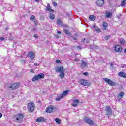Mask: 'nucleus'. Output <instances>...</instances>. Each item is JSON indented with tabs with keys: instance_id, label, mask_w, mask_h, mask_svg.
<instances>
[{
	"instance_id": "f257e3e1",
	"label": "nucleus",
	"mask_w": 126,
	"mask_h": 126,
	"mask_svg": "<svg viewBox=\"0 0 126 126\" xmlns=\"http://www.w3.org/2000/svg\"><path fill=\"white\" fill-rule=\"evenodd\" d=\"M55 71L59 74V77L60 78H63L64 77V73L65 72V69L63 66L56 67L55 68Z\"/></svg>"
},
{
	"instance_id": "f03ea898",
	"label": "nucleus",
	"mask_w": 126,
	"mask_h": 126,
	"mask_svg": "<svg viewBox=\"0 0 126 126\" xmlns=\"http://www.w3.org/2000/svg\"><path fill=\"white\" fill-rule=\"evenodd\" d=\"M80 62V67L81 69H83V68H85V67H88V61L87 60L85 59H81Z\"/></svg>"
},
{
	"instance_id": "7ed1b4c3",
	"label": "nucleus",
	"mask_w": 126,
	"mask_h": 126,
	"mask_svg": "<svg viewBox=\"0 0 126 126\" xmlns=\"http://www.w3.org/2000/svg\"><path fill=\"white\" fill-rule=\"evenodd\" d=\"M23 118H24V116L23 114L21 113H18L15 115L14 117L15 120H16V122L18 123H22V122L23 121Z\"/></svg>"
},
{
	"instance_id": "20e7f679",
	"label": "nucleus",
	"mask_w": 126,
	"mask_h": 126,
	"mask_svg": "<svg viewBox=\"0 0 126 126\" xmlns=\"http://www.w3.org/2000/svg\"><path fill=\"white\" fill-rule=\"evenodd\" d=\"M68 92H69V91L68 90H66L63 92V93L60 94V96L56 98V101H60V100H62L63 98H64V97L68 94Z\"/></svg>"
},
{
	"instance_id": "39448f33",
	"label": "nucleus",
	"mask_w": 126,
	"mask_h": 126,
	"mask_svg": "<svg viewBox=\"0 0 126 126\" xmlns=\"http://www.w3.org/2000/svg\"><path fill=\"white\" fill-rule=\"evenodd\" d=\"M35 109V104L32 102H30L28 104V110L30 113H33Z\"/></svg>"
},
{
	"instance_id": "423d86ee",
	"label": "nucleus",
	"mask_w": 126,
	"mask_h": 126,
	"mask_svg": "<svg viewBox=\"0 0 126 126\" xmlns=\"http://www.w3.org/2000/svg\"><path fill=\"white\" fill-rule=\"evenodd\" d=\"M45 77V74L43 73H40L37 75L34 76L32 78V81L35 82L36 80H39V79H42Z\"/></svg>"
},
{
	"instance_id": "0eeeda50",
	"label": "nucleus",
	"mask_w": 126,
	"mask_h": 126,
	"mask_svg": "<svg viewBox=\"0 0 126 126\" xmlns=\"http://www.w3.org/2000/svg\"><path fill=\"white\" fill-rule=\"evenodd\" d=\"M105 111L106 112V114L107 115V116H108V118L110 116H112L113 111L112 110V108H111V106H106Z\"/></svg>"
},
{
	"instance_id": "6e6552de",
	"label": "nucleus",
	"mask_w": 126,
	"mask_h": 126,
	"mask_svg": "<svg viewBox=\"0 0 126 126\" xmlns=\"http://www.w3.org/2000/svg\"><path fill=\"white\" fill-rule=\"evenodd\" d=\"M19 86H20V83L17 82L12 84L10 86H8V89H11L12 90H14V89H17V88H18Z\"/></svg>"
},
{
	"instance_id": "1a4fd4ad",
	"label": "nucleus",
	"mask_w": 126,
	"mask_h": 126,
	"mask_svg": "<svg viewBox=\"0 0 126 126\" xmlns=\"http://www.w3.org/2000/svg\"><path fill=\"white\" fill-rule=\"evenodd\" d=\"M103 80L107 83V84H109L110 86H115L116 85V83L113 82L111 79L107 78H103Z\"/></svg>"
},
{
	"instance_id": "9d476101",
	"label": "nucleus",
	"mask_w": 126,
	"mask_h": 126,
	"mask_svg": "<svg viewBox=\"0 0 126 126\" xmlns=\"http://www.w3.org/2000/svg\"><path fill=\"white\" fill-rule=\"evenodd\" d=\"M95 3L97 6L101 7L105 4V0H97Z\"/></svg>"
},
{
	"instance_id": "9b49d317",
	"label": "nucleus",
	"mask_w": 126,
	"mask_h": 126,
	"mask_svg": "<svg viewBox=\"0 0 126 126\" xmlns=\"http://www.w3.org/2000/svg\"><path fill=\"white\" fill-rule=\"evenodd\" d=\"M80 83L82 85H84L85 86L89 85V82H88V80H81Z\"/></svg>"
},
{
	"instance_id": "f8f14e48",
	"label": "nucleus",
	"mask_w": 126,
	"mask_h": 126,
	"mask_svg": "<svg viewBox=\"0 0 126 126\" xmlns=\"http://www.w3.org/2000/svg\"><path fill=\"white\" fill-rule=\"evenodd\" d=\"M28 56L31 60H34V59H35V53L32 51L30 52Z\"/></svg>"
},
{
	"instance_id": "ddd939ff",
	"label": "nucleus",
	"mask_w": 126,
	"mask_h": 126,
	"mask_svg": "<svg viewBox=\"0 0 126 126\" xmlns=\"http://www.w3.org/2000/svg\"><path fill=\"white\" fill-rule=\"evenodd\" d=\"M54 106L50 105L47 108H46V113H52L54 110Z\"/></svg>"
},
{
	"instance_id": "4468645a",
	"label": "nucleus",
	"mask_w": 126,
	"mask_h": 126,
	"mask_svg": "<svg viewBox=\"0 0 126 126\" xmlns=\"http://www.w3.org/2000/svg\"><path fill=\"white\" fill-rule=\"evenodd\" d=\"M72 106L73 107H77V105H78V103H79V100L78 99H74L72 101Z\"/></svg>"
},
{
	"instance_id": "2eb2a0df",
	"label": "nucleus",
	"mask_w": 126,
	"mask_h": 126,
	"mask_svg": "<svg viewBox=\"0 0 126 126\" xmlns=\"http://www.w3.org/2000/svg\"><path fill=\"white\" fill-rule=\"evenodd\" d=\"M115 51L118 53L122 52V47L120 45H117L115 47Z\"/></svg>"
},
{
	"instance_id": "dca6fc26",
	"label": "nucleus",
	"mask_w": 126,
	"mask_h": 126,
	"mask_svg": "<svg viewBox=\"0 0 126 126\" xmlns=\"http://www.w3.org/2000/svg\"><path fill=\"white\" fill-rule=\"evenodd\" d=\"M46 120H45V118L44 117H38L36 120V122H37L38 123H42L43 122H45Z\"/></svg>"
},
{
	"instance_id": "f3484780",
	"label": "nucleus",
	"mask_w": 126,
	"mask_h": 126,
	"mask_svg": "<svg viewBox=\"0 0 126 126\" xmlns=\"http://www.w3.org/2000/svg\"><path fill=\"white\" fill-rule=\"evenodd\" d=\"M46 10L47 11H49V12H54V10L51 8V6L49 3H47V5L46 6Z\"/></svg>"
},
{
	"instance_id": "a211bd4d",
	"label": "nucleus",
	"mask_w": 126,
	"mask_h": 126,
	"mask_svg": "<svg viewBox=\"0 0 126 126\" xmlns=\"http://www.w3.org/2000/svg\"><path fill=\"white\" fill-rule=\"evenodd\" d=\"M85 122L88 124H89V125H93V121L89 119L88 118H85Z\"/></svg>"
},
{
	"instance_id": "6ab92c4d",
	"label": "nucleus",
	"mask_w": 126,
	"mask_h": 126,
	"mask_svg": "<svg viewBox=\"0 0 126 126\" xmlns=\"http://www.w3.org/2000/svg\"><path fill=\"white\" fill-rule=\"evenodd\" d=\"M118 75L121 77H124V78H126V74L123 72H119L118 73Z\"/></svg>"
},
{
	"instance_id": "aec40b11",
	"label": "nucleus",
	"mask_w": 126,
	"mask_h": 126,
	"mask_svg": "<svg viewBox=\"0 0 126 126\" xmlns=\"http://www.w3.org/2000/svg\"><path fill=\"white\" fill-rule=\"evenodd\" d=\"M113 16V14L110 12H106L105 13V17L106 18H111Z\"/></svg>"
},
{
	"instance_id": "412c9836",
	"label": "nucleus",
	"mask_w": 126,
	"mask_h": 126,
	"mask_svg": "<svg viewBox=\"0 0 126 126\" xmlns=\"http://www.w3.org/2000/svg\"><path fill=\"white\" fill-rule=\"evenodd\" d=\"M30 20H32V21H34V24H37V21L36 20V17L34 15H32L30 17Z\"/></svg>"
},
{
	"instance_id": "4be33fe9",
	"label": "nucleus",
	"mask_w": 126,
	"mask_h": 126,
	"mask_svg": "<svg viewBox=\"0 0 126 126\" xmlns=\"http://www.w3.org/2000/svg\"><path fill=\"white\" fill-rule=\"evenodd\" d=\"M89 18L90 20H91L92 21H94V20L96 19V17H95V16H93V15H90L89 17Z\"/></svg>"
},
{
	"instance_id": "5701e85b",
	"label": "nucleus",
	"mask_w": 126,
	"mask_h": 126,
	"mask_svg": "<svg viewBox=\"0 0 126 126\" xmlns=\"http://www.w3.org/2000/svg\"><path fill=\"white\" fill-rule=\"evenodd\" d=\"M63 32L64 33H65V34H66V35H68L69 36H70V35H71V33L70 32H68V30L66 29H64L63 30Z\"/></svg>"
},
{
	"instance_id": "b1692460",
	"label": "nucleus",
	"mask_w": 126,
	"mask_h": 126,
	"mask_svg": "<svg viewBox=\"0 0 126 126\" xmlns=\"http://www.w3.org/2000/svg\"><path fill=\"white\" fill-rule=\"evenodd\" d=\"M49 18H50V19L52 20H54V19H55V15H54L53 13H50Z\"/></svg>"
},
{
	"instance_id": "393cba45",
	"label": "nucleus",
	"mask_w": 126,
	"mask_h": 126,
	"mask_svg": "<svg viewBox=\"0 0 126 126\" xmlns=\"http://www.w3.org/2000/svg\"><path fill=\"white\" fill-rule=\"evenodd\" d=\"M103 26L104 28V30H106L107 29V27H108V23H107L106 22H103Z\"/></svg>"
},
{
	"instance_id": "a878e982",
	"label": "nucleus",
	"mask_w": 126,
	"mask_h": 126,
	"mask_svg": "<svg viewBox=\"0 0 126 126\" xmlns=\"http://www.w3.org/2000/svg\"><path fill=\"white\" fill-rule=\"evenodd\" d=\"M55 122L57 123V124H61V119L57 118L55 119Z\"/></svg>"
},
{
	"instance_id": "bb28decb",
	"label": "nucleus",
	"mask_w": 126,
	"mask_h": 126,
	"mask_svg": "<svg viewBox=\"0 0 126 126\" xmlns=\"http://www.w3.org/2000/svg\"><path fill=\"white\" fill-rule=\"evenodd\" d=\"M57 22L58 25H61L63 23V22H62V21L60 19H57Z\"/></svg>"
},
{
	"instance_id": "cd10ccee",
	"label": "nucleus",
	"mask_w": 126,
	"mask_h": 126,
	"mask_svg": "<svg viewBox=\"0 0 126 126\" xmlns=\"http://www.w3.org/2000/svg\"><path fill=\"white\" fill-rule=\"evenodd\" d=\"M94 28H95L96 31H97V32H98V33H100V32H101V30H100L99 28H97V27H96V26H94Z\"/></svg>"
},
{
	"instance_id": "c85d7f7f",
	"label": "nucleus",
	"mask_w": 126,
	"mask_h": 126,
	"mask_svg": "<svg viewBox=\"0 0 126 126\" xmlns=\"http://www.w3.org/2000/svg\"><path fill=\"white\" fill-rule=\"evenodd\" d=\"M81 42L82 43H88L89 40L88 39H82Z\"/></svg>"
},
{
	"instance_id": "c756f323",
	"label": "nucleus",
	"mask_w": 126,
	"mask_h": 126,
	"mask_svg": "<svg viewBox=\"0 0 126 126\" xmlns=\"http://www.w3.org/2000/svg\"><path fill=\"white\" fill-rule=\"evenodd\" d=\"M124 92H121L119 94H118V96H119L120 97H123L124 96Z\"/></svg>"
},
{
	"instance_id": "7c9ffc66",
	"label": "nucleus",
	"mask_w": 126,
	"mask_h": 126,
	"mask_svg": "<svg viewBox=\"0 0 126 126\" xmlns=\"http://www.w3.org/2000/svg\"><path fill=\"white\" fill-rule=\"evenodd\" d=\"M126 3V0H123L122 3H121V6H125V4Z\"/></svg>"
},
{
	"instance_id": "2f4dec72",
	"label": "nucleus",
	"mask_w": 126,
	"mask_h": 126,
	"mask_svg": "<svg viewBox=\"0 0 126 126\" xmlns=\"http://www.w3.org/2000/svg\"><path fill=\"white\" fill-rule=\"evenodd\" d=\"M120 43L122 45H124L125 44V40L121 39L120 40Z\"/></svg>"
},
{
	"instance_id": "473e14b6",
	"label": "nucleus",
	"mask_w": 126,
	"mask_h": 126,
	"mask_svg": "<svg viewBox=\"0 0 126 126\" xmlns=\"http://www.w3.org/2000/svg\"><path fill=\"white\" fill-rule=\"evenodd\" d=\"M110 35H107L105 37V40H109L110 39Z\"/></svg>"
},
{
	"instance_id": "72a5a7b5",
	"label": "nucleus",
	"mask_w": 126,
	"mask_h": 126,
	"mask_svg": "<svg viewBox=\"0 0 126 126\" xmlns=\"http://www.w3.org/2000/svg\"><path fill=\"white\" fill-rule=\"evenodd\" d=\"M56 62L57 63H61V60H57L56 61Z\"/></svg>"
},
{
	"instance_id": "f704fd0d",
	"label": "nucleus",
	"mask_w": 126,
	"mask_h": 126,
	"mask_svg": "<svg viewBox=\"0 0 126 126\" xmlns=\"http://www.w3.org/2000/svg\"><path fill=\"white\" fill-rule=\"evenodd\" d=\"M88 72H85V73H83V75H85V76H88Z\"/></svg>"
},
{
	"instance_id": "c9c22d12",
	"label": "nucleus",
	"mask_w": 126,
	"mask_h": 126,
	"mask_svg": "<svg viewBox=\"0 0 126 126\" xmlns=\"http://www.w3.org/2000/svg\"><path fill=\"white\" fill-rule=\"evenodd\" d=\"M34 38H35L36 39H38V35L37 34H35L34 35Z\"/></svg>"
},
{
	"instance_id": "e433bc0d",
	"label": "nucleus",
	"mask_w": 126,
	"mask_h": 126,
	"mask_svg": "<svg viewBox=\"0 0 126 126\" xmlns=\"http://www.w3.org/2000/svg\"><path fill=\"white\" fill-rule=\"evenodd\" d=\"M34 65H35V66H39V64H38L37 63H34Z\"/></svg>"
},
{
	"instance_id": "4c0bfd02",
	"label": "nucleus",
	"mask_w": 126,
	"mask_h": 126,
	"mask_svg": "<svg viewBox=\"0 0 126 126\" xmlns=\"http://www.w3.org/2000/svg\"><path fill=\"white\" fill-rule=\"evenodd\" d=\"M53 5H54V6H57V3H56V2H53Z\"/></svg>"
},
{
	"instance_id": "58836bf2",
	"label": "nucleus",
	"mask_w": 126,
	"mask_h": 126,
	"mask_svg": "<svg viewBox=\"0 0 126 126\" xmlns=\"http://www.w3.org/2000/svg\"><path fill=\"white\" fill-rule=\"evenodd\" d=\"M4 40V38L3 37H0V41H3Z\"/></svg>"
},
{
	"instance_id": "ea45409f",
	"label": "nucleus",
	"mask_w": 126,
	"mask_h": 126,
	"mask_svg": "<svg viewBox=\"0 0 126 126\" xmlns=\"http://www.w3.org/2000/svg\"><path fill=\"white\" fill-rule=\"evenodd\" d=\"M30 71V72H32V73L34 72V70L33 69H31Z\"/></svg>"
},
{
	"instance_id": "a19ab883",
	"label": "nucleus",
	"mask_w": 126,
	"mask_h": 126,
	"mask_svg": "<svg viewBox=\"0 0 126 126\" xmlns=\"http://www.w3.org/2000/svg\"><path fill=\"white\" fill-rule=\"evenodd\" d=\"M75 62H78V59L77 58L75 59Z\"/></svg>"
},
{
	"instance_id": "79ce46f5",
	"label": "nucleus",
	"mask_w": 126,
	"mask_h": 126,
	"mask_svg": "<svg viewBox=\"0 0 126 126\" xmlns=\"http://www.w3.org/2000/svg\"><path fill=\"white\" fill-rule=\"evenodd\" d=\"M0 118H2V114L1 113H0Z\"/></svg>"
},
{
	"instance_id": "37998d69",
	"label": "nucleus",
	"mask_w": 126,
	"mask_h": 126,
	"mask_svg": "<svg viewBox=\"0 0 126 126\" xmlns=\"http://www.w3.org/2000/svg\"><path fill=\"white\" fill-rule=\"evenodd\" d=\"M61 31H58V34H61Z\"/></svg>"
},
{
	"instance_id": "c03bdc74",
	"label": "nucleus",
	"mask_w": 126,
	"mask_h": 126,
	"mask_svg": "<svg viewBox=\"0 0 126 126\" xmlns=\"http://www.w3.org/2000/svg\"><path fill=\"white\" fill-rule=\"evenodd\" d=\"M73 40H74V41H75V40H77V39H76V38H73Z\"/></svg>"
},
{
	"instance_id": "a18cd8bd",
	"label": "nucleus",
	"mask_w": 126,
	"mask_h": 126,
	"mask_svg": "<svg viewBox=\"0 0 126 126\" xmlns=\"http://www.w3.org/2000/svg\"><path fill=\"white\" fill-rule=\"evenodd\" d=\"M124 53H125V54H126V49H125V50H124Z\"/></svg>"
},
{
	"instance_id": "49530a36",
	"label": "nucleus",
	"mask_w": 126,
	"mask_h": 126,
	"mask_svg": "<svg viewBox=\"0 0 126 126\" xmlns=\"http://www.w3.org/2000/svg\"><path fill=\"white\" fill-rule=\"evenodd\" d=\"M35 0V1H39V0Z\"/></svg>"
},
{
	"instance_id": "de8ad7c7",
	"label": "nucleus",
	"mask_w": 126,
	"mask_h": 126,
	"mask_svg": "<svg viewBox=\"0 0 126 126\" xmlns=\"http://www.w3.org/2000/svg\"><path fill=\"white\" fill-rule=\"evenodd\" d=\"M77 48H79V46H77Z\"/></svg>"
}]
</instances>
